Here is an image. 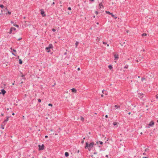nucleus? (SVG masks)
Returning a JSON list of instances; mask_svg holds the SVG:
<instances>
[{"label":"nucleus","instance_id":"nucleus-1","mask_svg":"<svg viewBox=\"0 0 158 158\" xmlns=\"http://www.w3.org/2000/svg\"><path fill=\"white\" fill-rule=\"evenodd\" d=\"M94 144L93 142L90 143H86L85 148L86 149H87L89 151H90L93 148Z\"/></svg>","mask_w":158,"mask_h":158},{"label":"nucleus","instance_id":"nucleus-2","mask_svg":"<svg viewBox=\"0 0 158 158\" xmlns=\"http://www.w3.org/2000/svg\"><path fill=\"white\" fill-rule=\"evenodd\" d=\"M154 125V123L153 121H151L150 123L145 126L146 128H149L150 127H153Z\"/></svg>","mask_w":158,"mask_h":158},{"label":"nucleus","instance_id":"nucleus-3","mask_svg":"<svg viewBox=\"0 0 158 158\" xmlns=\"http://www.w3.org/2000/svg\"><path fill=\"white\" fill-rule=\"evenodd\" d=\"M52 48V45L51 44H50L48 47L46 48L45 49L48 52H50V49Z\"/></svg>","mask_w":158,"mask_h":158},{"label":"nucleus","instance_id":"nucleus-4","mask_svg":"<svg viewBox=\"0 0 158 158\" xmlns=\"http://www.w3.org/2000/svg\"><path fill=\"white\" fill-rule=\"evenodd\" d=\"M98 8L100 9H103L104 8V6L102 3H100L98 6Z\"/></svg>","mask_w":158,"mask_h":158},{"label":"nucleus","instance_id":"nucleus-5","mask_svg":"<svg viewBox=\"0 0 158 158\" xmlns=\"http://www.w3.org/2000/svg\"><path fill=\"white\" fill-rule=\"evenodd\" d=\"M72 93L74 94H76L77 92V90L75 88H73L71 89Z\"/></svg>","mask_w":158,"mask_h":158},{"label":"nucleus","instance_id":"nucleus-6","mask_svg":"<svg viewBox=\"0 0 158 158\" xmlns=\"http://www.w3.org/2000/svg\"><path fill=\"white\" fill-rule=\"evenodd\" d=\"M105 12L106 14L110 15L112 17H114V15L112 13H110L109 11H106Z\"/></svg>","mask_w":158,"mask_h":158},{"label":"nucleus","instance_id":"nucleus-7","mask_svg":"<svg viewBox=\"0 0 158 158\" xmlns=\"http://www.w3.org/2000/svg\"><path fill=\"white\" fill-rule=\"evenodd\" d=\"M9 118V117H7L6 119V120H5L3 122V124L4 125H5L6 124V123L8 121Z\"/></svg>","mask_w":158,"mask_h":158},{"label":"nucleus","instance_id":"nucleus-8","mask_svg":"<svg viewBox=\"0 0 158 158\" xmlns=\"http://www.w3.org/2000/svg\"><path fill=\"white\" fill-rule=\"evenodd\" d=\"M39 149L40 150H42L44 149V145L43 144L41 146L40 145H39Z\"/></svg>","mask_w":158,"mask_h":158},{"label":"nucleus","instance_id":"nucleus-9","mask_svg":"<svg viewBox=\"0 0 158 158\" xmlns=\"http://www.w3.org/2000/svg\"><path fill=\"white\" fill-rule=\"evenodd\" d=\"M114 60H117L118 59V55L117 54H115L114 55Z\"/></svg>","mask_w":158,"mask_h":158},{"label":"nucleus","instance_id":"nucleus-10","mask_svg":"<svg viewBox=\"0 0 158 158\" xmlns=\"http://www.w3.org/2000/svg\"><path fill=\"white\" fill-rule=\"evenodd\" d=\"M1 92L3 94H4L6 92V91L3 89L2 90Z\"/></svg>","mask_w":158,"mask_h":158},{"label":"nucleus","instance_id":"nucleus-11","mask_svg":"<svg viewBox=\"0 0 158 158\" xmlns=\"http://www.w3.org/2000/svg\"><path fill=\"white\" fill-rule=\"evenodd\" d=\"M41 14L43 15V16H45V15L44 14V12L43 11H41Z\"/></svg>","mask_w":158,"mask_h":158},{"label":"nucleus","instance_id":"nucleus-12","mask_svg":"<svg viewBox=\"0 0 158 158\" xmlns=\"http://www.w3.org/2000/svg\"><path fill=\"white\" fill-rule=\"evenodd\" d=\"M65 156L66 157L68 156H69V154L68 152H65Z\"/></svg>","mask_w":158,"mask_h":158},{"label":"nucleus","instance_id":"nucleus-13","mask_svg":"<svg viewBox=\"0 0 158 158\" xmlns=\"http://www.w3.org/2000/svg\"><path fill=\"white\" fill-rule=\"evenodd\" d=\"M50 1H47L45 2V3L48 5H49L50 4Z\"/></svg>","mask_w":158,"mask_h":158},{"label":"nucleus","instance_id":"nucleus-14","mask_svg":"<svg viewBox=\"0 0 158 158\" xmlns=\"http://www.w3.org/2000/svg\"><path fill=\"white\" fill-rule=\"evenodd\" d=\"M108 68L110 69H113V67L111 65H109L108 66Z\"/></svg>","mask_w":158,"mask_h":158},{"label":"nucleus","instance_id":"nucleus-15","mask_svg":"<svg viewBox=\"0 0 158 158\" xmlns=\"http://www.w3.org/2000/svg\"><path fill=\"white\" fill-rule=\"evenodd\" d=\"M19 64H22V61L21 59H20L19 60Z\"/></svg>","mask_w":158,"mask_h":158},{"label":"nucleus","instance_id":"nucleus-16","mask_svg":"<svg viewBox=\"0 0 158 158\" xmlns=\"http://www.w3.org/2000/svg\"><path fill=\"white\" fill-rule=\"evenodd\" d=\"M142 36H146L147 35V34L146 33H143L142 34Z\"/></svg>","mask_w":158,"mask_h":158},{"label":"nucleus","instance_id":"nucleus-17","mask_svg":"<svg viewBox=\"0 0 158 158\" xmlns=\"http://www.w3.org/2000/svg\"><path fill=\"white\" fill-rule=\"evenodd\" d=\"M10 29H11L12 31L13 30H16V29L15 28H14V27H11V28H10Z\"/></svg>","mask_w":158,"mask_h":158},{"label":"nucleus","instance_id":"nucleus-18","mask_svg":"<svg viewBox=\"0 0 158 158\" xmlns=\"http://www.w3.org/2000/svg\"><path fill=\"white\" fill-rule=\"evenodd\" d=\"M113 124L114 125V126H115V125H117V122H114L113 123Z\"/></svg>","mask_w":158,"mask_h":158},{"label":"nucleus","instance_id":"nucleus-19","mask_svg":"<svg viewBox=\"0 0 158 158\" xmlns=\"http://www.w3.org/2000/svg\"><path fill=\"white\" fill-rule=\"evenodd\" d=\"M84 118L83 117H81V121H83L84 120Z\"/></svg>","mask_w":158,"mask_h":158},{"label":"nucleus","instance_id":"nucleus-20","mask_svg":"<svg viewBox=\"0 0 158 158\" xmlns=\"http://www.w3.org/2000/svg\"><path fill=\"white\" fill-rule=\"evenodd\" d=\"M114 107L116 108H118V107H120L119 106H118L117 105H115L114 106Z\"/></svg>","mask_w":158,"mask_h":158},{"label":"nucleus","instance_id":"nucleus-21","mask_svg":"<svg viewBox=\"0 0 158 158\" xmlns=\"http://www.w3.org/2000/svg\"><path fill=\"white\" fill-rule=\"evenodd\" d=\"M126 44V42H123V44H121L120 43V45H121L122 46H124V44Z\"/></svg>","mask_w":158,"mask_h":158},{"label":"nucleus","instance_id":"nucleus-22","mask_svg":"<svg viewBox=\"0 0 158 158\" xmlns=\"http://www.w3.org/2000/svg\"><path fill=\"white\" fill-rule=\"evenodd\" d=\"M128 68V65H125V67H124V68L125 69H127V68Z\"/></svg>","mask_w":158,"mask_h":158},{"label":"nucleus","instance_id":"nucleus-23","mask_svg":"<svg viewBox=\"0 0 158 158\" xmlns=\"http://www.w3.org/2000/svg\"><path fill=\"white\" fill-rule=\"evenodd\" d=\"M52 30L53 31H56V29L54 28L52 29Z\"/></svg>","mask_w":158,"mask_h":158},{"label":"nucleus","instance_id":"nucleus-24","mask_svg":"<svg viewBox=\"0 0 158 158\" xmlns=\"http://www.w3.org/2000/svg\"><path fill=\"white\" fill-rule=\"evenodd\" d=\"M0 7L1 8H3L4 7L2 5H0Z\"/></svg>","mask_w":158,"mask_h":158},{"label":"nucleus","instance_id":"nucleus-25","mask_svg":"<svg viewBox=\"0 0 158 158\" xmlns=\"http://www.w3.org/2000/svg\"><path fill=\"white\" fill-rule=\"evenodd\" d=\"M12 31H12L11 29H10V31L9 32V33L10 34H11V33Z\"/></svg>","mask_w":158,"mask_h":158},{"label":"nucleus","instance_id":"nucleus-26","mask_svg":"<svg viewBox=\"0 0 158 158\" xmlns=\"http://www.w3.org/2000/svg\"><path fill=\"white\" fill-rule=\"evenodd\" d=\"M14 25L16 27H19V26L18 25H15V24H14Z\"/></svg>","mask_w":158,"mask_h":158},{"label":"nucleus","instance_id":"nucleus-27","mask_svg":"<svg viewBox=\"0 0 158 158\" xmlns=\"http://www.w3.org/2000/svg\"><path fill=\"white\" fill-rule=\"evenodd\" d=\"M48 106H52V104H50V103L49 104H48Z\"/></svg>","mask_w":158,"mask_h":158},{"label":"nucleus","instance_id":"nucleus-28","mask_svg":"<svg viewBox=\"0 0 158 158\" xmlns=\"http://www.w3.org/2000/svg\"><path fill=\"white\" fill-rule=\"evenodd\" d=\"M148 150H149V149L148 148H147L145 149V152H147V151H148Z\"/></svg>","mask_w":158,"mask_h":158},{"label":"nucleus","instance_id":"nucleus-29","mask_svg":"<svg viewBox=\"0 0 158 158\" xmlns=\"http://www.w3.org/2000/svg\"><path fill=\"white\" fill-rule=\"evenodd\" d=\"M78 42H76V46L77 47L78 45Z\"/></svg>","mask_w":158,"mask_h":158},{"label":"nucleus","instance_id":"nucleus-30","mask_svg":"<svg viewBox=\"0 0 158 158\" xmlns=\"http://www.w3.org/2000/svg\"><path fill=\"white\" fill-rule=\"evenodd\" d=\"M95 13L96 15H98V12L97 11H95Z\"/></svg>","mask_w":158,"mask_h":158},{"label":"nucleus","instance_id":"nucleus-31","mask_svg":"<svg viewBox=\"0 0 158 158\" xmlns=\"http://www.w3.org/2000/svg\"><path fill=\"white\" fill-rule=\"evenodd\" d=\"M68 9L69 10H71V8L70 7H69L68 8Z\"/></svg>","mask_w":158,"mask_h":158},{"label":"nucleus","instance_id":"nucleus-32","mask_svg":"<svg viewBox=\"0 0 158 158\" xmlns=\"http://www.w3.org/2000/svg\"><path fill=\"white\" fill-rule=\"evenodd\" d=\"M8 14H9V15H10L11 13V12H10V11H8Z\"/></svg>","mask_w":158,"mask_h":158},{"label":"nucleus","instance_id":"nucleus-33","mask_svg":"<svg viewBox=\"0 0 158 158\" xmlns=\"http://www.w3.org/2000/svg\"><path fill=\"white\" fill-rule=\"evenodd\" d=\"M20 73L21 74V76L22 77L24 76V75L22 73Z\"/></svg>","mask_w":158,"mask_h":158},{"label":"nucleus","instance_id":"nucleus-34","mask_svg":"<svg viewBox=\"0 0 158 158\" xmlns=\"http://www.w3.org/2000/svg\"><path fill=\"white\" fill-rule=\"evenodd\" d=\"M105 90L104 89L102 91V92L103 94H104V92H105Z\"/></svg>","mask_w":158,"mask_h":158},{"label":"nucleus","instance_id":"nucleus-35","mask_svg":"<svg viewBox=\"0 0 158 158\" xmlns=\"http://www.w3.org/2000/svg\"><path fill=\"white\" fill-rule=\"evenodd\" d=\"M38 101L39 102H41V99H38Z\"/></svg>","mask_w":158,"mask_h":158},{"label":"nucleus","instance_id":"nucleus-36","mask_svg":"<svg viewBox=\"0 0 158 158\" xmlns=\"http://www.w3.org/2000/svg\"><path fill=\"white\" fill-rule=\"evenodd\" d=\"M54 4H55V2H54V1H53V2H52V5H54Z\"/></svg>","mask_w":158,"mask_h":158},{"label":"nucleus","instance_id":"nucleus-37","mask_svg":"<svg viewBox=\"0 0 158 158\" xmlns=\"http://www.w3.org/2000/svg\"><path fill=\"white\" fill-rule=\"evenodd\" d=\"M103 44H106V43L104 42H103Z\"/></svg>","mask_w":158,"mask_h":158},{"label":"nucleus","instance_id":"nucleus-38","mask_svg":"<svg viewBox=\"0 0 158 158\" xmlns=\"http://www.w3.org/2000/svg\"><path fill=\"white\" fill-rule=\"evenodd\" d=\"M100 144H102L103 143V142H102L100 141Z\"/></svg>","mask_w":158,"mask_h":158},{"label":"nucleus","instance_id":"nucleus-39","mask_svg":"<svg viewBox=\"0 0 158 158\" xmlns=\"http://www.w3.org/2000/svg\"><path fill=\"white\" fill-rule=\"evenodd\" d=\"M13 51L15 52H16V50L15 49H13Z\"/></svg>","mask_w":158,"mask_h":158},{"label":"nucleus","instance_id":"nucleus-40","mask_svg":"<svg viewBox=\"0 0 158 158\" xmlns=\"http://www.w3.org/2000/svg\"><path fill=\"white\" fill-rule=\"evenodd\" d=\"M156 98H158V95H156Z\"/></svg>","mask_w":158,"mask_h":158},{"label":"nucleus","instance_id":"nucleus-41","mask_svg":"<svg viewBox=\"0 0 158 158\" xmlns=\"http://www.w3.org/2000/svg\"><path fill=\"white\" fill-rule=\"evenodd\" d=\"M105 117H106V118H107V117H108V115H105Z\"/></svg>","mask_w":158,"mask_h":158},{"label":"nucleus","instance_id":"nucleus-42","mask_svg":"<svg viewBox=\"0 0 158 158\" xmlns=\"http://www.w3.org/2000/svg\"><path fill=\"white\" fill-rule=\"evenodd\" d=\"M2 129H4V128L3 127V126H2Z\"/></svg>","mask_w":158,"mask_h":158},{"label":"nucleus","instance_id":"nucleus-43","mask_svg":"<svg viewBox=\"0 0 158 158\" xmlns=\"http://www.w3.org/2000/svg\"><path fill=\"white\" fill-rule=\"evenodd\" d=\"M101 97H102V98H103V94H102V95H101Z\"/></svg>","mask_w":158,"mask_h":158},{"label":"nucleus","instance_id":"nucleus-44","mask_svg":"<svg viewBox=\"0 0 158 158\" xmlns=\"http://www.w3.org/2000/svg\"><path fill=\"white\" fill-rule=\"evenodd\" d=\"M22 39V38H19L18 40H21Z\"/></svg>","mask_w":158,"mask_h":158},{"label":"nucleus","instance_id":"nucleus-45","mask_svg":"<svg viewBox=\"0 0 158 158\" xmlns=\"http://www.w3.org/2000/svg\"><path fill=\"white\" fill-rule=\"evenodd\" d=\"M48 137V136L47 135H46V136H45V138H47Z\"/></svg>","mask_w":158,"mask_h":158},{"label":"nucleus","instance_id":"nucleus-46","mask_svg":"<svg viewBox=\"0 0 158 158\" xmlns=\"http://www.w3.org/2000/svg\"><path fill=\"white\" fill-rule=\"evenodd\" d=\"M12 54L13 55H14V56H15V54L14 53H12Z\"/></svg>","mask_w":158,"mask_h":158},{"label":"nucleus","instance_id":"nucleus-47","mask_svg":"<svg viewBox=\"0 0 158 158\" xmlns=\"http://www.w3.org/2000/svg\"><path fill=\"white\" fill-rule=\"evenodd\" d=\"M143 155H146V153H143Z\"/></svg>","mask_w":158,"mask_h":158},{"label":"nucleus","instance_id":"nucleus-48","mask_svg":"<svg viewBox=\"0 0 158 158\" xmlns=\"http://www.w3.org/2000/svg\"><path fill=\"white\" fill-rule=\"evenodd\" d=\"M50 130V131H53L52 129H51V130Z\"/></svg>","mask_w":158,"mask_h":158},{"label":"nucleus","instance_id":"nucleus-49","mask_svg":"<svg viewBox=\"0 0 158 158\" xmlns=\"http://www.w3.org/2000/svg\"><path fill=\"white\" fill-rule=\"evenodd\" d=\"M89 0L91 1H92V2H93L94 1V0Z\"/></svg>","mask_w":158,"mask_h":158},{"label":"nucleus","instance_id":"nucleus-50","mask_svg":"<svg viewBox=\"0 0 158 158\" xmlns=\"http://www.w3.org/2000/svg\"><path fill=\"white\" fill-rule=\"evenodd\" d=\"M14 82H15V81ZM14 84H15V82H14V83H13L12 84V85H14Z\"/></svg>","mask_w":158,"mask_h":158},{"label":"nucleus","instance_id":"nucleus-51","mask_svg":"<svg viewBox=\"0 0 158 158\" xmlns=\"http://www.w3.org/2000/svg\"><path fill=\"white\" fill-rule=\"evenodd\" d=\"M114 18L115 19H116L117 18V17H115V16L114 17Z\"/></svg>","mask_w":158,"mask_h":158},{"label":"nucleus","instance_id":"nucleus-52","mask_svg":"<svg viewBox=\"0 0 158 158\" xmlns=\"http://www.w3.org/2000/svg\"><path fill=\"white\" fill-rule=\"evenodd\" d=\"M141 59H143V56H141Z\"/></svg>","mask_w":158,"mask_h":158},{"label":"nucleus","instance_id":"nucleus-53","mask_svg":"<svg viewBox=\"0 0 158 158\" xmlns=\"http://www.w3.org/2000/svg\"><path fill=\"white\" fill-rule=\"evenodd\" d=\"M77 69L79 71V68H78Z\"/></svg>","mask_w":158,"mask_h":158},{"label":"nucleus","instance_id":"nucleus-54","mask_svg":"<svg viewBox=\"0 0 158 158\" xmlns=\"http://www.w3.org/2000/svg\"><path fill=\"white\" fill-rule=\"evenodd\" d=\"M12 115H15V114H14V113H12Z\"/></svg>","mask_w":158,"mask_h":158},{"label":"nucleus","instance_id":"nucleus-55","mask_svg":"<svg viewBox=\"0 0 158 158\" xmlns=\"http://www.w3.org/2000/svg\"><path fill=\"white\" fill-rule=\"evenodd\" d=\"M1 115L2 116H3V114H1Z\"/></svg>","mask_w":158,"mask_h":158},{"label":"nucleus","instance_id":"nucleus-56","mask_svg":"<svg viewBox=\"0 0 158 158\" xmlns=\"http://www.w3.org/2000/svg\"><path fill=\"white\" fill-rule=\"evenodd\" d=\"M107 47H109V44H107Z\"/></svg>","mask_w":158,"mask_h":158},{"label":"nucleus","instance_id":"nucleus-57","mask_svg":"<svg viewBox=\"0 0 158 158\" xmlns=\"http://www.w3.org/2000/svg\"><path fill=\"white\" fill-rule=\"evenodd\" d=\"M147 158V157H143V158Z\"/></svg>","mask_w":158,"mask_h":158},{"label":"nucleus","instance_id":"nucleus-58","mask_svg":"<svg viewBox=\"0 0 158 158\" xmlns=\"http://www.w3.org/2000/svg\"><path fill=\"white\" fill-rule=\"evenodd\" d=\"M11 23H13V22H12V21H11Z\"/></svg>","mask_w":158,"mask_h":158},{"label":"nucleus","instance_id":"nucleus-59","mask_svg":"<svg viewBox=\"0 0 158 158\" xmlns=\"http://www.w3.org/2000/svg\"><path fill=\"white\" fill-rule=\"evenodd\" d=\"M84 141H82V142H81V143H83Z\"/></svg>","mask_w":158,"mask_h":158},{"label":"nucleus","instance_id":"nucleus-60","mask_svg":"<svg viewBox=\"0 0 158 158\" xmlns=\"http://www.w3.org/2000/svg\"><path fill=\"white\" fill-rule=\"evenodd\" d=\"M77 152L78 153L79 152V150H78V151H77Z\"/></svg>","mask_w":158,"mask_h":158},{"label":"nucleus","instance_id":"nucleus-61","mask_svg":"<svg viewBox=\"0 0 158 158\" xmlns=\"http://www.w3.org/2000/svg\"><path fill=\"white\" fill-rule=\"evenodd\" d=\"M131 114V113H130V112H129V113H128V114Z\"/></svg>","mask_w":158,"mask_h":158},{"label":"nucleus","instance_id":"nucleus-62","mask_svg":"<svg viewBox=\"0 0 158 158\" xmlns=\"http://www.w3.org/2000/svg\"><path fill=\"white\" fill-rule=\"evenodd\" d=\"M140 94V95H143V94Z\"/></svg>","mask_w":158,"mask_h":158},{"label":"nucleus","instance_id":"nucleus-63","mask_svg":"<svg viewBox=\"0 0 158 158\" xmlns=\"http://www.w3.org/2000/svg\"><path fill=\"white\" fill-rule=\"evenodd\" d=\"M143 80V78H142V79H141V80Z\"/></svg>","mask_w":158,"mask_h":158},{"label":"nucleus","instance_id":"nucleus-64","mask_svg":"<svg viewBox=\"0 0 158 158\" xmlns=\"http://www.w3.org/2000/svg\"><path fill=\"white\" fill-rule=\"evenodd\" d=\"M157 123H158V120H157Z\"/></svg>","mask_w":158,"mask_h":158}]
</instances>
